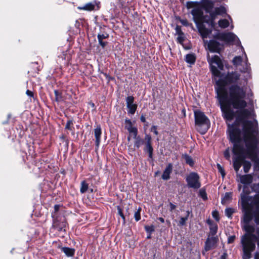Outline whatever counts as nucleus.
<instances>
[{
  "mask_svg": "<svg viewBox=\"0 0 259 259\" xmlns=\"http://www.w3.org/2000/svg\"><path fill=\"white\" fill-rule=\"evenodd\" d=\"M237 95L231 94L230 102L222 107L223 118L226 121H232L237 113L235 121L228 124L229 140L230 142L246 141L259 137L258 123L247 119L251 115L250 111L245 108L247 102L245 100L246 91L244 90Z\"/></svg>",
  "mask_w": 259,
  "mask_h": 259,
  "instance_id": "f257e3e1",
  "label": "nucleus"
},
{
  "mask_svg": "<svg viewBox=\"0 0 259 259\" xmlns=\"http://www.w3.org/2000/svg\"><path fill=\"white\" fill-rule=\"evenodd\" d=\"M251 193L256 194L247 201L246 209L241 206V227L245 233L241 237L242 259H259V183L251 185Z\"/></svg>",
  "mask_w": 259,
  "mask_h": 259,
  "instance_id": "f03ea898",
  "label": "nucleus"
},
{
  "mask_svg": "<svg viewBox=\"0 0 259 259\" xmlns=\"http://www.w3.org/2000/svg\"><path fill=\"white\" fill-rule=\"evenodd\" d=\"M226 85H229L225 81L224 77L223 79H220L215 82V91L217 93V97L219 101L221 110L223 106H226L230 102L231 97L230 95H237L238 93H241L244 90V89L238 84L231 85L228 88V91L225 88Z\"/></svg>",
  "mask_w": 259,
  "mask_h": 259,
  "instance_id": "7ed1b4c3",
  "label": "nucleus"
},
{
  "mask_svg": "<svg viewBox=\"0 0 259 259\" xmlns=\"http://www.w3.org/2000/svg\"><path fill=\"white\" fill-rule=\"evenodd\" d=\"M233 144L232 152L235 156L233 159V166L235 171L238 173L241 166L243 165L245 173H248L251 167L250 161L246 160L248 155L247 148L243 141L230 142Z\"/></svg>",
  "mask_w": 259,
  "mask_h": 259,
  "instance_id": "20e7f679",
  "label": "nucleus"
},
{
  "mask_svg": "<svg viewBox=\"0 0 259 259\" xmlns=\"http://www.w3.org/2000/svg\"><path fill=\"white\" fill-rule=\"evenodd\" d=\"M237 177L239 178L240 182L243 184V190L240 194L239 202H240L241 206L243 207L244 209H245L247 201L251 198L249 197V194L251 193L250 187L253 182V175H241L237 174Z\"/></svg>",
  "mask_w": 259,
  "mask_h": 259,
  "instance_id": "39448f33",
  "label": "nucleus"
},
{
  "mask_svg": "<svg viewBox=\"0 0 259 259\" xmlns=\"http://www.w3.org/2000/svg\"><path fill=\"white\" fill-rule=\"evenodd\" d=\"M243 143L247 148L246 153L248 155V158L254 163V171H259V137L247 141L246 140Z\"/></svg>",
  "mask_w": 259,
  "mask_h": 259,
  "instance_id": "423d86ee",
  "label": "nucleus"
},
{
  "mask_svg": "<svg viewBox=\"0 0 259 259\" xmlns=\"http://www.w3.org/2000/svg\"><path fill=\"white\" fill-rule=\"evenodd\" d=\"M195 123L197 130L201 134H205L210 127V121L204 112L196 110L194 111Z\"/></svg>",
  "mask_w": 259,
  "mask_h": 259,
  "instance_id": "0eeeda50",
  "label": "nucleus"
},
{
  "mask_svg": "<svg viewBox=\"0 0 259 259\" xmlns=\"http://www.w3.org/2000/svg\"><path fill=\"white\" fill-rule=\"evenodd\" d=\"M208 62L209 63L210 69L212 75L219 77L221 72L218 68L221 70L224 69V64L220 57L218 55H214L211 59L208 60Z\"/></svg>",
  "mask_w": 259,
  "mask_h": 259,
  "instance_id": "6e6552de",
  "label": "nucleus"
},
{
  "mask_svg": "<svg viewBox=\"0 0 259 259\" xmlns=\"http://www.w3.org/2000/svg\"><path fill=\"white\" fill-rule=\"evenodd\" d=\"M187 187L194 190H197L201 187L200 177L196 172H191L186 177Z\"/></svg>",
  "mask_w": 259,
  "mask_h": 259,
  "instance_id": "1a4fd4ad",
  "label": "nucleus"
},
{
  "mask_svg": "<svg viewBox=\"0 0 259 259\" xmlns=\"http://www.w3.org/2000/svg\"><path fill=\"white\" fill-rule=\"evenodd\" d=\"M214 37L218 39L219 40L224 41L227 42H234L235 40L237 39V45H240L241 44L240 41L238 38L237 36L232 32L227 33H218Z\"/></svg>",
  "mask_w": 259,
  "mask_h": 259,
  "instance_id": "9d476101",
  "label": "nucleus"
},
{
  "mask_svg": "<svg viewBox=\"0 0 259 259\" xmlns=\"http://www.w3.org/2000/svg\"><path fill=\"white\" fill-rule=\"evenodd\" d=\"M109 37V34L106 30V26L105 25L100 26L99 32L97 34V38L99 44L102 49H104L108 44V42L104 39H108Z\"/></svg>",
  "mask_w": 259,
  "mask_h": 259,
  "instance_id": "9b49d317",
  "label": "nucleus"
},
{
  "mask_svg": "<svg viewBox=\"0 0 259 259\" xmlns=\"http://www.w3.org/2000/svg\"><path fill=\"white\" fill-rule=\"evenodd\" d=\"M204 42L205 44L207 43V49L211 53H220L221 51L224 49L223 44L214 39H211L209 41L204 40Z\"/></svg>",
  "mask_w": 259,
  "mask_h": 259,
  "instance_id": "f8f14e48",
  "label": "nucleus"
},
{
  "mask_svg": "<svg viewBox=\"0 0 259 259\" xmlns=\"http://www.w3.org/2000/svg\"><path fill=\"white\" fill-rule=\"evenodd\" d=\"M224 77L229 85L238 84L240 78V74L236 71H229Z\"/></svg>",
  "mask_w": 259,
  "mask_h": 259,
  "instance_id": "ddd939ff",
  "label": "nucleus"
},
{
  "mask_svg": "<svg viewBox=\"0 0 259 259\" xmlns=\"http://www.w3.org/2000/svg\"><path fill=\"white\" fill-rule=\"evenodd\" d=\"M191 14L193 16V19L195 24L204 22L205 15H204L203 11L200 7L192 9Z\"/></svg>",
  "mask_w": 259,
  "mask_h": 259,
  "instance_id": "4468645a",
  "label": "nucleus"
},
{
  "mask_svg": "<svg viewBox=\"0 0 259 259\" xmlns=\"http://www.w3.org/2000/svg\"><path fill=\"white\" fill-rule=\"evenodd\" d=\"M67 222L63 219L59 220V217L53 219L52 228L57 230L59 232H66Z\"/></svg>",
  "mask_w": 259,
  "mask_h": 259,
  "instance_id": "2eb2a0df",
  "label": "nucleus"
},
{
  "mask_svg": "<svg viewBox=\"0 0 259 259\" xmlns=\"http://www.w3.org/2000/svg\"><path fill=\"white\" fill-rule=\"evenodd\" d=\"M134 97L133 96H129L126 98V104L128 108L127 112L131 114H134L137 109V105L134 103Z\"/></svg>",
  "mask_w": 259,
  "mask_h": 259,
  "instance_id": "dca6fc26",
  "label": "nucleus"
},
{
  "mask_svg": "<svg viewBox=\"0 0 259 259\" xmlns=\"http://www.w3.org/2000/svg\"><path fill=\"white\" fill-rule=\"evenodd\" d=\"M219 241V238L216 236H208L205 242L204 249L207 251L214 248Z\"/></svg>",
  "mask_w": 259,
  "mask_h": 259,
  "instance_id": "f3484780",
  "label": "nucleus"
},
{
  "mask_svg": "<svg viewBox=\"0 0 259 259\" xmlns=\"http://www.w3.org/2000/svg\"><path fill=\"white\" fill-rule=\"evenodd\" d=\"M204 23L205 22H200L196 24L200 36L204 40L205 38H207L209 34H210L212 31L211 29L206 28L204 24Z\"/></svg>",
  "mask_w": 259,
  "mask_h": 259,
  "instance_id": "a211bd4d",
  "label": "nucleus"
},
{
  "mask_svg": "<svg viewBox=\"0 0 259 259\" xmlns=\"http://www.w3.org/2000/svg\"><path fill=\"white\" fill-rule=\"evenodd\" d=\"M214 5V3L211 0H201L199 2V7L206 13L213 10Z\"/></svg>",
  "mask_w": 259,
  "mask_h": 259,
  "instance_id": "6ab92c4d",
  "label": "nucleus"
},
{
  "mask_svg": "<svg viewBox=\"0 0 259 259\" xmlns=\"http://www.w3.org/2000/svg\"><path fill=\"white\" fill-rule=\"evenodd\" d=\"M100 3H97L96 1L86 4L84 6L82 7H78V9L80 10H84L88 11H91L96 10H99Z\"/></svg>",
  "mask_w": 259,
  "mask_h": 259,
  "instance_id": "aec40b11",
  "label": "nucleus"
},
{
  "mask_svg": "<svg viewBox=\"0 0 259 259\" xmlns=\"http://www.w3.org/2000/svg\"><path fill=\"white\" fill-rule=\"evenodd\" d=\"M209 14V16L205 15L204 22L208 24L211 28H213L215 26L214 21L216 19L218 15L212 10L210 12H208Z\"/></svg>",
  "mask_w": 259,
  "mask_h": 259,
  "instance_id": "412c9836",
  "label": "nucleus"
},
{
  "mask_svg": "<svg viewBox=\"0 0 259 259\" xmlns=\"http://www.w3.org/2000/svg\"><path fill=\"white\" fill-rule=\"evenodd\" d=\"M206 223L209 226L208 236H215L218 230V225L209 219L206 220Z\"/></svg>",
  "mask_w": 259,
  "mask_h": 259,
  "instance_id": "4be33fe9",
  "label": "nucleus"
},
{
  "mask_svg": "<svg viewBox=\"0 0 259 259\" xmlns=\"http://www.w3.org/2000/svg\"><path fill=\"white\" fill-rule=\"evenodd\" d=\"M102 134L101 127L100 125H97L96 127L94 129V135L95 137V145L96 149L97 150L101 142V137Z\"/></svg>",
  "mask_w": 259,
  "mask_h": 259,
  "instance_id": "5701e85b",
  "label": "nucleus"
},
{
  "mask_svg": "<svg viewBox=\"0 0 259 259\" xmlns=\"http://www.w3.org/2000/svg\"><path fill=\"white\" fill-rule=\"evenodd\" d=\"M145 140L146 141L144 151L146 152L153 151V148L152 145V137L149 134H146L145 136Z\"/></svg>",
  "mask_w": 259,
  "mask_h": 259,
  "instance_id": "b1692460",
  "label": "nucleus"
},
{
  "mask_svg": "<svg viewBox=\"0 0 259 259\" xmlns=\"http://www.w3.org/2000/svg\"><path fill=\"white\" fill-rule=\"evenodd\" d=\"M172 164L171 163H168L166 165L161 176V178L163 180L166 181L170 179V175L172 171Z\"/></svg>",
  "mask_w": 259,
  "mask_h": 259,
  "instance_id": "393cba45",
  "label": "nucleus"
},
{
  "mask_svg": "<svg viewBox=\"0 0 259 259\" xmlns=\"http://www.w3.org/2000/svg\"><path fill=\"white\" fill-rule=\"evenodd\" d=\"M61 249L68 257H72L74 255L75 250L74 248L63 247Z\"/></svg>",
  "mask_w": 259,
  "mask_h": 259,
  "instance_id": "a878e982",
  "label": "nucleus"
},
{
  "mask_svg": "<svg viewBox=\"0 0 259 259\" xmlns=\"http://www.w3.org/2000/svg\"><path fill=\"white\" fill-rule=\"evenodd\" d=\"M74 121L72 118H69L66 122L65 129L72 132V135L74 134Z\"/></svg>",
  "mask_w": 259,
  "mask_h": 259,
  "instance_id": "bb28decb",
  "label": "nucleus"
},
{
  "mask_svg": "<svg viewBox=\"0 0 259 259\" xmlns=\"http://www.w3.org/2000/svg\"><path fill=\"white\" fill-rule=\"evenodd\" d=\"M185 61L191 65L194 64L196 61V56L194 53L188 54L185 56Z\"/></svg>",
  "mask_w": 259,
  "mask_h": 259,
  "instance_id": "cd10ccee",
  "label": "nucleus"
},
{
  "mask_svg": "<svg viewBox=\"0 0 259 259\" xmlns=\"http://www.w3.org/2000/svg\"><path fill=\"white\" fill-rule=\"evenodd\" d=\"M135 139L134 142V147L137 149H139L140 146L144 143V141L140 137V136L136 135V137H133Z\"/></svg>",
  "mask_w": 259,
  "mask_h": 259,
  "instance_id": "c85d7f7f",
  "label": "nucleus"
},
{
  "mask_svg": "<svg viewBox=\"0 0 259 259\" xmlns=\"http://www.w3.org/2000/svg\"><path fill=\"white\" fill-rule=\"evenodd\" d=\"M182 158L184 159L186 164L190 165L191 167H193L194 165V161L192 158L187 154H185L182 155Z\"/></svg>",
  "mask_w": 259,
  "mask_h": 259,
  "instance_id": "c756f323",
  "label": "nucleus"
},
{
  "mask_svg": "<svg viewBox=\"0 0 259 259\" xmlns=\"http://www.w3.org/2000/svg\"><path fill=\"white\" fill-rule=\"evenodd\" d=\"M232 192H226L223 198L222 199V204H225L227 201L232 199Z\"/></svg>",
  "mask_w": 259,
  "mask_h": 259,
  "instance_id": "7c9ffc66",
  "label": "nucleus"
},
{
  "mask_svg": "<svg viewBox=\"0 0 259 259\" xmlns=\"http://www.w3.org/2000/svg\"><path fill=\"white\" fill-rule=\"evenodd\" d=\"M213 11L218 15H222L226 13L225 8L222 6L219 7H215Z\"/></svg>",
  "mask_w": 259,
  "mask_h": 259,
  "instance_id": "2f4dec72",
  "label": "nucleus"
},
{
  "mask_svg": "<svg viewBox=\"0 0 259 259\" xmlns=\"http://www.w3.org/2000/svg\"><path fill=\"white\" fill-rule=\"evenodd\" d=\"M80 192L81 194H84V193H85L88 188H89V184L87 183V182L84 180V181H82L81 182V184H80Z\"/></svg>",
  "mask_w": 259,
  "mask_h": 259,
  "instance_id": "473e14b6",
  "label": "nucleus"
},
{
  "mask_svg": "<svg viewBox=\"0 0 259 259\" xmlns=\"http://www.w3.org/2000/svg\"><path fill=\"white\" fill-rule=\"evenodd\" d=\"M235 212V209L231 207H227L225 209V215L229 219L232 218L233 214Z\"/></svg>",
  "mask_w": 259,
  "mask_h": 259,
  "instance_id": "72a5a7b5",
  "label": "nucleus"
},
{
  "mask_svg": "<svg viewBox=\"0 0 259 259\" xmlns=\"http://www.w3.org/2000/svg\"><path fill=\"white\" fill-rule=\"evenodd\" d=\"M219 26L222 28H226L229 26V22L227 19H221L218 22Z\"/></svg>",
  "mask_w": 259,
  "mask_h": 259,
  "instance_id": "f704fd0d",
  "label": "nucleus"
},
{
  "mask_svg": "<svg viewBox=\"0 0 259 259\" xmlns=\"http://www.w3.org/2000/svg\"><path fill=\"white\" fill-rule=\"evenodd\" d=\"M199 7V2H188L187 3V8L188 9L196 8Z\"/></svg>",
  "mask_w": 259,
  "mask_h": 259,
  "instance_id": "c9c22d12",
  "label": "nucleus"
},
{
  "mask_svg": "<svg viewBox=\"0 0 259 259\" xmlns=\"http://www.w3.org/2000/svg\"><path fill=\"white\" fill-rule=\"evenodd\" d=\"M190 212L187 211V214L185 217H181L179 222V225L180 226H183L186 225V221L188 220Z\"/></svg>",
  "mask_w": 259,
  "mask_h": 259,
  "instance_id": "e433bc0d",
  "label": "nucleus"
},
{
  "mask_svg": "<svg viewBox=\"0 0 259 259\" xmlns=\"http://www.w3.org/2000/svg\"><path fill=\"white\" fill-rule=\"evenodd\" d=\"M61 205L59 204H56L54 206V210L52 212L51 216L52 219L58 218L57 213L59 211Z\"/></svg>",
  "mask_w": 259,
  "mask_h": 259,
  "instance_id": "4c0bfd02",
  "label": "nucleus"
},
{
  "mask_svg": "<svg viewBox=\"0 0 259 259\" xmlns=\"http://www.w3.org/2000/svg\"><path fill=\"white\" fill-rule=\"evenodd\" d=\"M242 62V58L240 56H235L232 60L233 65L236 66L240 65Z\"/></svg>",
  "mask_w": 259,
  "mask_h": 259,
  "instance_id": "58836bf2",
  "label": "nucleus"
},
{
  "mask_svg": "<svg viewBox=\"0 0 259 259\" xmlns=\"http://www.w3.org/2000/svg\"><path fill=\"white\" fill-rule=\"evenodd\" d=\"M55 96V101L57 102H59L62 101V93L59 92L58 90H55L54 91Z\"/></svg>",
  "mask_w": 259,
  "mask_h": 259,
  "instance_id": "ea45409f",
  "label": "nucleus"
},
{
  "mask_svg": "<svg viewBox=\"0 0 259 259\" xmlns=\"http://www.w3.org/2000/svg\"><path fill=\"white\" fill-rule=\"evenodd\" d=\"M127 131L131 135H132L133 136V137L135 136V137H136V135H138V133L137 127H136L135 126H133L132 127H131V128H130L129 129H128Z\"/></svg>",
  "mask_w": 259,
  "mask_h": 259,
  "instance_id": "a19ab883",
  "label": "nucleus"
},
{
  "mask_svg": "<svg viewBox=\"0 0 259 259\" xmlns=\"http://www.w3.org/2000/svg\"><path fill=\"white\" fill-rule=\"evenodd\" d=\"M246 58L247 57L246 56ZM250 71V64L247 62V58H246V61L245 63V66H243L242 69L241 70V72H248L249 73Z\"/></svg>",
  "mask_w": 259,
  "mask_h": 259,
  "instance_id": "79ce46f5",
  "label": "nucleus"
},
{
  "mask_svg": "<svg viewBox=\"0 0 259 259\" xmlns=\"http://www.w3.org/2000/svg\"><path fill=\"white\" fill-rule=\"evenodd\" d=\"M142 208L139 207L137 210L135 212L134 214V218L135 219V221L136 222H138L141 219V211Z\"/></svg>",
  "mask_w": 259,
  "mask_h": 259,
  "instance_id": "37998d69",
  "label": "nucleus"
},
{
  "mask_svg": "<svg viewBox=\"0 0 259 259\" xmlns=\"http://www.w3.org/2000/svg\"><path fill=\"white\" fill-rule=\"evenodd\" d=\"M117 209L118 214L121 217L123 221V224H124L125 223V217L123 213L122 208L119 206H117Z\"/></svg>",
  "mask_w": 259,
  "mask_h": 259,
  "instance_id": "c03bdc74",
  "label": "nucleus"
},
{
  "mask_svg": "<svg viewBox=\"0 0 259 259\" xmlns=\"http://www.w3.org/2000/svg\"><path fill=\"white\" fill-rule=\"evenodd\" d=\"M217 166L219 172L221 174L222 178H224L226 176V172L224 168L219 163H217Z\"/></svg>",
  "mask_w": 259,
  "mask_h": 259,
  "instance_id": "a18cd8bd",
  "label": "nucleus"
},
{
  "mask_svg": "<svg viewBox=\"0 0 259 259\" xmlns=\"http://www.w3.org/2000/svg\"><path fill=\"white\" fill-rule=\"evenodd\" d=\"M144 228L147 233H149L150 235H151V233L154 231V227L153 225L145 226Z\"/></svg>",
  "mask_w": 259,
  "mask_h": 259,
  "instance_id": "49530a36",
  "label": "nucleus"
},
{
  "mask_svg": "<svg viewBox=\"0 0 259 259\" xmlns=\"http://www.w3.org/2000/svg\"><path fill=\"white\" fill-rule=\"evenodd\" d=\"M224 156L227 160H230V150L229 148H227L224 152Z\"/></svg>",
  "mask_w": 259,
  "mask_h": 259,
  "instance_id": "de8ad7c7",
  "label": "nucleus"
},
{
  "mask_svg": "<svg viewBox=\"0 0 259 259\" xmlns=\"http://www.w3.org/2000/svg\"><path fill=\"white\" fill-rule=\"evenodd\" d=\"M125 128L127 130L133 126L132 121L130 119L126 118L125 119Z\"/></svg>",
  "mask_w": 259,
  "mask_h": 259,
  "instance_id": "09e8293b",
  "label": "nucleus"
},
{
  "mask_svg": "<svg viewBox=\"0 0 259 259\" xmlns=\"http://www.w3.org/2000/svg\"><path fill=\"white\" fill-rule=\"evenodd\" d=\"M212 216L217 222H219L220 221L219 213L218 210H215L212 211Z\"/></svg>",
  "mask_w": 259,
  "mask_h": 259,
  "instance_id": "8fccbe9b",
  "label": "nucleus"
},
{
  "mask_svg": "<svg viewBox=\"0 0 259 259\" xmlns=\"http://www.w3.org/2000/svg\"><path fill=\"white\" fill-rule=\"evenodd\" d=\"M236 237L235 235L229 236L228 237L227 243L228 244H232V243H234V242L235 241V240L236 239Z\"/></svg>",
  "mask_w": 259,
  "mask_h": 259,
  "instance_id": "3c124183",
  "label": "nucleus"
},
{
  "mask_svg": "<svg viewBox=\"0 0 259 259\" xmlns=\"http://www.w3.org/2000/svg\"><path fill=\"white\" fill-rule=\"evenodd\" d=\"M199 194L201 198L204 200H206L207 199V195L205 190H200L199 191Z\"/></svg>",
  "mask_w": 259,
  "mask_h": 259,
  "instance_id": "603ef678",
  "label": "nucleus"
},
{
  "mask_svg": "<svg viewBox=\"0 0 259 259\" xmlns=\"http://www.w3.org/2000/svg\"><path fill=\"white\" fill-rule=\"evenodd\" d=\"M157 128L158 126L157 125H153L150 128V131L153 132L156 136H157L159 134Z\"/></svg>",
  "mask_w": 259,
  "mask_h": 259,
  "instance_id": "864d4df0",
  "label": "nucleus"
},
{
  "mask_svg": "<svg viewBox=\"0 0 259 259\" xmlns=\"http://www.w3.org/2000/svg\"><path fill=\"white\" fill-rule=\"evenodd\" d=\"M175 30H176V33L179 35H182L184 34V33L181 29V27L180 26L177 25L176 27Z\"/></svg>",
  "mask_w": 259,
  "mask_h": 259,
  "instance_id": "5fc2aeb1",
  "label": "nucleus"
},
{
  "mask_svg": "<svg viewBox=\"0 0 259 259\" xmlns=\"http://www.w3.org/2000/svg\"><path fill=\"white\" fill-rule=\"evenodd\" d=\"M180 22L184 26H188L189 25V23L187 19H181L180 20Z\"/></svg>",
  "mask_w": 259,
  "mask_h": 259,
  "instance_id": "6e6d98bb",
  "label": "nucleus"
},
{
  "mask_svg": "<svg viewBox=\"0 0 259 259\" xmlns=\"http://www.w3.org/2000/svg\"><path fill=\"white\" fill-rule=\"evenodd\" d=\"M26 95H27L28 97H30V98H32V97H33V96H34V94H33V93L32 91H30V90H27L26 91Z\"/></svg>",
  "mask_w": 259,
  "mask_h": 259,
  "instance_id": "4d7b16f0",
  "label": "nucleus"
},
{
  "mask_svg": "<svg viewBox=\"0 0 259 259\" xmlns=\"http://www.w3.org/2000/svg\"><path fill=\"white\" fill-rule=\"evenodd\" d=\"M169 206H170V209L169 210L170 211H172V210H174V209H176V205H175V204H174L173 203H172L171 202H170L169 203Z\"/></svg>",
  "mask_w": 259,
  "mask_h": 259,
  "instance_id": "13d9d810",
  "label": "nucleus"
},
{
  "mask_svg": "<svg viewBox=\"0 0 259 259\" xmlns=\"http://www.w3.org/2000/svg\"><path fill=\"white\" fill-rule=\"evenodd\" d=\"M228 254L226 252H224L221 256L220 259H227Z\"/></svg>",
  "mask_w": 259,
  "mask_h": 259,
  "instance_id": "bf43d9fd",
  "label": "nucleus"
},
{
  "mask_svg": "<svg viewBox=\"0 0 259 259\" xmlns=\"http://www.w3.org/2000/svg\"><path fill=\"white\" fill-rule=\"evenodd\" d=\"M177 39L180 43H182L184 40V37H182L181 35H179V36L177 38Z\"/></svg>",
  "mask_w": 259,
  "mask_h": 259,
  "instance_id": "052dcab7",
  "label": "nucleus"
},
{
  "mask_svg": "<svg viewBox=\"0 0 259 259\" xmlns=\"http://www.w3.org/2000/svg\"><path fill=\"white\" fill-rule=\"evenodd\" d=\"M117 1H118L117 3L120 6H121L122 7L124 6V4H125L124 2H123L122 0H117Z\"/></svg>",
  "mask_w": 259,
  "mask_h": 259,
  "instance_id": "680f3d73",
  "label": "nucleus"
},
{
  "mask_svg": "<svg viewBox=\"0 0 259 259\" xmlns=\"http://www.w3.org/2000/svg\"><path fill=\"white\" fill-rule=\"evenodd\" d=\"M140 120L142 122H145L146 121V118L144 115L141 116Z\"/></svg>",
  "mask_w": 259,
  "mask_h": 259,
  "instance_id": "e2e57ef3",
  "label": "nucleus"
},
{
  "mask_svg": "<svg viewBox=\"0 0 259 259\" xmlns=\"http://www.w3.org/2000/svg\"><path fill=\"white\" fill-rule=\"evenodd\" d=\"M153 151H150L148 152L149 158L152 160L153 159Z\"/></svg>",
  "mask_w": 259,
  "mask_h": 259,
  "instance_id": "0e129e2a",
  "label": "nucleus"
},
{
  "mask_svg": "<svg viewBox=\"0 0 259 259\" xmlns=\"http://www.w3.org/2000/svg\"><path fill=\"white\" fill-rule=\"evenodd\" d=\"M158 220L161 223H163L164 222V219L163 218L159 217Z\"/></svg>",
  "mask_w": 259,
  "mask_h": 259,
  "instance_id": "69168bd1",
  "label": "nucleus"
},
{
  "mask_svg": "<svg viewBox=\"0 0 259 259\" xmlns=\"http://www.w3.org/2000/svg\"><path fill=\"white\" fill-rule=\"evenodd\" d=\"M242 188H243V186H242V185L241 184L238 185V189L239 191L241 190Z\"/></svg>",
  "mask_w": 259,
  "mask_h": 259,
  "instance_id": "338daca9",
  "label": "nucleus"
},
{
  "mask_svg": "<svg viewBox=\"0 0 259 259\" xmlns=\"http://www.w3.org/2000/svg\"><path fill=\"white\" fill-rule=\"evenodd\" d=\"M60 139L64 140L65 139V136L63 135L60 137Z\"/></svg>",
  "mask_w": 259,
  "mask_h": 259,
  "instance_id": "774afa93",
  "label": "nucleus"
}]
</instances>
